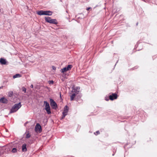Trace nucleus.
<instances>
[{
    "mask_svg": "<svg viewBox=\"0 0 157 157\" xmlns=\"http://www.w3.org/2000/svg\"><path fill=\"white\" fill-rule=\"evenodd\" d=\"M113 155H113H114V154H113V155Z\"/></svg>",
    "mask_w": 157,
    "mask_h": 157,
    "instance_id": "nucleus-30",
    "label": "nucleus"
},
{
    "mask_svg": "<svg viewBox=\"0 0 157 157\" xmlns=\"http://www.w3.org/2000/svg\"><path fill=\"white\" fill-rule=\"evenodd\" d=\"M50 105L52 108L54 109H56L57 108V105L54 100L52 98H50Z\"/></svg>",
    "mask_w": 157,
    "mask_h": 157,
    "instance_id": "nucleus-4",
    "label": "nucleus"
},
{
    "mask_svg": "<svg viewBox=\"0 0 157 157\" xmlns=\"http://www.w3.org/2000/svg\"><path fill=\"white\" fill-rule=\"evenodd\" d=\"M8 101V100L5 98L3 97L0 99V102L2 103L7 104Z\"/></svg>",
    "mask_w": 157,
    "mask_h": 157,
    "instance_id": "nucleus-9",
    "label": "nucleus"
},
{
    "mask_svg": "<svg viewBox=\"0 0 157 157\" xmlns=\"http://www.w3.org/2000/svg\"><path fill=\"white\" fill-rule=\"evenodd\" d=\"M44 106L45 109L46 110L47 113L48 114H51V112L49 103L47 101H44Z\"/></svg>",
    "mask_w": 157,
    "mask_h": 157,
    "instance_id": "nucleus-2",
    "label": "nucleus"
},
{
    "mask_svg": "<svg viewBox=\"0 0 157 157\" xmlns=\"http://www.w3.org/2000/svg\"><path fill=\"white\" fill-rule=\"evenodd\" d=\"M37 13L39 15H44V11L41 10L37 12Z\"/></svg>",
    "mask_w": 157,
    "mask_h": 157,
    "instance_id": "nucleus-12",
    "label": "nucleus"
},
{
    "mask_svg": "<svg viewBox=\"0 0 157 157\" xmlns=\"http://www.w3.org/2000/svg\"><path fill=\"white\" fill-rule=\"evenodd\" d=\"M76 94L75 93H73L70 96V100L71 101H73L75 97V96Z\"/></svg>",
    "mask_w": 157,
    "mask_h": 157,
    "instance_id": "nucleus-16",
    "label": "nucleus"
},
{
    "mask_svg": "<svg viewBox=\"0 0 157 157\" xmlns=\"http://www.w3.org/2000/svg\"><path fill=\"white\" fill-rule=\"evenodd\" d=\"M21 74H16V75H14L13 76V78H17L20 77H21Z\"/></svg>",
    "mask_w": 157,
    "mask_h": 157,
    "instance_id": "nucleus-15",
    "label": "nucleus"
},
{
    "mask_svg": "<svg viewBox=\"0 0 157 157\" xmlns=\"http://www.w3.org/2000/svg\"><path fill=\"white\" fill-rule=\"evenodd\" d=\"M44 15L51 16L52 15V12L50 11H44Z\"/></svg>",
    "mask_w": 157,
    "mask_h": 157,
    "instance_id": "nucleus-10",
    "label": "nucleus"
},
{
    "mask_svg": "<svg viewBox=\"0 0 157 157\" xmlns=\"http://www.w3.org/2000/svg\"><path fill=\"white\" fill-rule=\"evenodd\" d=\"M1 9H0V11H1Z\"/></svg>",
    "mask_w": 157,
    "mask_h": 157,
    "instance_id": "nucleus-31",
    "label": "nucleus"
},
{
    "mask_svg": "<svg viewBox=\"0 0 157 157\" xmlns=\"http://www.w3.org/2000/svg\"><path fill=\"white\" fill-rule=\"evenodd\" d=\"M72 67V66L71 65H69L67 67H65L61 69V72L64 73L66 72L67 71L70 70Z\"/></svg>",
    "mask_w": 157,
    "mask_h": 157,
    "instance_id": "nucleus-5",
    "label": "nucleus"
},
{
    "mask_svg": "<svg viewBox=\"0 0 157 157\" xmlns=\"http://www.w3.org/2000/svg\"><path fill=\"white\" fill-rule=\"evenodd\" d=\"M3 87V86H2L0 87V89H1Z\"/></svg>",
    "mask_w": 157,
    "mask_h": 157,
    "instance_id": "nucleus-28",
    "label": "nucleus"
},
{
    "mask_svg": "<svg viewBox=\"0 0 157 157\" xmlns=\"http://www.w3.org/2000/svg\"><path fill=\"white\" fill-rule=\"evenodd\" d=\"M52 69L54 70H56V68L54 66H52Z\"/></svg>",
    "mask_w": 157,
    "mask_h": 157,
    "instance_id": "nucleus-24",
    "label": "nucleus"
},
{
    "mask_svg": "<svg viewBox=\"0 0 157 157\" xmlns=\"http://www.w3.org/2000/svg\"><path fill=\"white\" fill-rule=\"evenodd\" d=\"M45 19L46 22L50 23L53 24L55 25H57L58 24V22L56 19H52L50 17H45Z\"/></svg>",
    "mask_w": 157,
    "mask_h": 157,
    "instance_id": "nucleus-3",
    "label": "nucleus"
},
{
    "mask_svg": "<svg viewBox=\"0 0 157 157\" xmlns=\"http://www.w3.org/2000/svg\"><path fill=\"white\" fill-rule=\"evenodd\" d=\"M30 87L31 88H33V85L32 84L31 86H30Z\"/></svg>",
    "mask_w": 157,
    "mask_h": 157,
    "instance_id": "nucleus-27",
    "label": "nucleus"
},
{
    "mask_svg": "<svg viewBox=\"0 0 157 157\" xmlns=\"http://www.w3.org/2000/svg\"><path fill=\"white\" fill-rule=\"evenodd\" d=\"M17 149L15 148H13L12 150V152L13 153H15L17 152Z\"/></svg>",
    "mask_w": 157,
    "mask_h": 157,
    "instance_id": "nucleus-20",
    "label": "nucleus"
},
{
    "mask_svg": "<svg viewBox=\"0 0 157 157\" xmlns=\"http://www.w3.org/2000/svg\"><path fill=\"white\" fill-rule=\"evenodd\" d=\"M67 114V113H65V112H63V115L62 117V119H63L66 116Z\"/></svg>",
    "mask_w": 157,
    "mask_h": 157,
    "instance_id": "nucleus-18",
    "label": "nucleus"
},
{
    "mask_svg": "<svg viewBox=\"0 0 157 157\" xmlns=\"http://www.w3.org/2000/svg\"><path fill=\"white\" fill-rule=\"evenodd\" d=\"M0 63L2 65L7 64L6 59L3 58H1L0 59Z\"/></svg>",
    "mask_w": 157,
    "mask_h": 157,
    "instance_id": "nucleus-8",
    "label": "nucleus"
},
{
    "mask_svg": "<svg viewBox=\"0 0 157 157\" xmlns=\"http://www.w3.org/2000/svg\"><path fill=\"white\" fill-rule=\"evenodd\" d=\"M109 97L110 100H113L117 98V95L116 93H113L112 95H110Z\"/></svg>",
    "mask_w": 157,
    "mask_h": 157,
    "instance_id": "nucleus-7",
    "label": "nucleus"
},
{
    "mask_svg": "<svg viewBox=\"0 0 157 157\" xmlns=\"http://www.w3.org/2000/svg\"><path fill=\"white\" fill-rule=\"evenodd\" d=\"M96 133L97 134H98L100 133V132L99 131H97L96 132Z\"/></svg>",
    "mask_w": 157,
    "mask_h": 157,
    "instance_id": "nucleus-25",
    "label": "nucleus"
},
{
    "mask_svg": "<svg viewBox=\"0 0 157 157\" xmlns=\"http://www.w3.org/2000/svg\"><path fill=\"white\" fill-rule=\"evenodd\" d=\"M22 90L23 92H24L25 93H26V89L25 87H23L22 88Z\"/></svg>",
    "mask_w": 157,
    "mask_h": 157,
    "instance_id": "nucleus-19",
    "label": "nucleus"
},
{
    "mask_svg": "<svg viewBox=\"0 0 157 157\" xmlns=\"http://www.w3.org/2000/svg\"><path fill=\"white\" fill-rule=\"evenodd\" d=\"M79 92V90L78 91L75 88H73L72 91V92L75 93L76 94H78Z\"/></svg>",
    "mask_w": 157,
    "mask_h": 157,
    "instance_id": "nucleus-14",
    "label": "nucleus"
},
{
    "mask_svg": "<svg viewBox=\"0 0 157 157\" xmlns=\"http://www.w3.org/2000/svg\"><path fill=\"white\" fill-rule=\"evenodd\" d=\"M35 129V131L36 132L38 131L40 132H41V127L39 123H37L36 125Z\"/></svg>",
    "mask_w": 157,
    "mask_h": 157,
    "instance_id": "nucleus-6",
    "label": "nucleus"
},
{
    "mask_svg": "<svg viewBox=\"0 0 157 157\" xmlns=\"http://www.w3.org/2000/svg\"><path fill=\"white\" fill-rule=\"evenodd\" d=\"M13 94V92L12 91H9L8 92V96L9 97H11L12 96Z\"/></svg>",
    "mask_w": 157,
    "mask_h": 157,
    "instance_id": "nucleus-17",
    "label": "nucleus"
},
{
    "mask_svg": "<svg viewBox=\"0 0 157 157\" xmlns=\"http://www.w3.org/2000/svg\"><path fill=\"white\" fill-rule=\"evenodd\" d=\"M31 137V135L29 133H28L26 134V138L27 139Z\"/></svg>",
    "mask_w": 157,
    "mask_h": 157,
    "instance_id": "nucleus-21",
    "label": "nucleus"
},
{
    "mask_svg": "<svg viewBox=\"0 0 157 157\" xmlns=\"http://www.w3.org/2000/svg\"><path fill=\"white\" fill-rule=\"evenodd\" d=\"M21 102L15 104L11 108L10 111V113H11L17 111L21 107Z\"/></svg>",
    "mask_w": 157,
    "mask_h": 157,
    "instance_id": "nucleus-1",
    "label": "nucleus"
},
{
    "mask_svg": "<svg viewBox=\"0 0 157 157\" xmlns=\"http://www.w3.org/2000/svg\"><path fill=\"white\" fill-rule=\"evenodd\" d=\"M22 150L23 152H25L27 151L26 144H24L22 146Z\"/></svg>",
    "mask_w": 157,
    "mask_h": 157,
    "instance_id": "nucleus-11",
    "label": "nucleus"
},
{
    "mask_svg": "<svg viewBox=\"0 0 157 157\" xmlns=\"http://www.w3.org/2000/svg\"><path fill=\"white\" fill-rule=\"evenodd\" d=\"M69 108L66 105L64 108V111L63 112L67 113L68 111Z\"/></svg>",
    "mask_w": 157,
    "mask_h": 157,
    "instance_id": "nucleus-13",
    "label": "nucleus"
},
{
    "mask_svg": "<svg viewBox=\"0 0 157 157\" xmlns=\"http://www.w3.org/2000/svg\"><path fill=\"white\" fill-rule=\"evenodd\" d=\"M48 82L49 84H53L54 83V82L52 80H49Z\"/></svg>",
    "mask_w": 157,
    "mask_h": 157,
    "instance_id": "nucleus-22",
    "label": "nucleus"
},
{
    "mask_svg": "<svg viewBox=\"0 0 157 157\" xmlns=\"http://www.w3.org/2000/svg\"><path fill=\"white\" fill-rule=\"evenodd\" d=\"M75 88L78 91V90H79L80 87L79 86H78V87H76Z\"/></svg>",
    "mask_w": 157,
    "mask_h": 157,
    "instance_id": "nucleus-23",
    "label": "nucleus"
},
{
    "mask_svg": "<svg viewBox=\"0 0 157 157\" xmlns=\"http://www.w3.org/2000/svg\"><path fill=\"white\" fill-rule=\"evenodd\" d=\"M90 9H91L90 7H88V8H86V10H89Z\"/></svg>",
    "mask_w": 157,
    "mask_h": 157,
    "instance_id": "nucleus-26",
    "label": "nucleus"
},
{
    "mask_svg": "<svg viewBox=\"0 0 157 157\" xmlns=\"http://www.w3.org/2000/svg\"><path fill=\"white\" fill-rule=\"evenodd\" d=\"M138 23H136V25H138Z\"/></svg>",
    "mask_w": 157,
    "mask_h": 157,
    "instance_id": "nucleus-29",
    "label": "nucleus"
}]
</instances>
